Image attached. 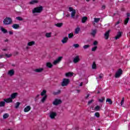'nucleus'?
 I'll list each match as a JSON object with an SVG mask.
<instances>
[{
    "label": "nucleus",
    "instance_id": "obj_25",
    "mask_svg": "<svg viewBox=\"0 0 130 130\" xmlns=\"http://www.w3.org/2000/svg\"><path fill=\"white\" fill-rule=\"evenodd\" d=\"M34 44H35V42L34 41L29 42L27 43L28 46H32L34 45Z\"/></svg>",
    "mask_w": 130,
    "mask_h": 130
},
{
    "label": "nucleus",
    "instance_id": "obj_36",
    "mask_svg": "<svg viewBox=\"0 0 130 130\" xmlns=\"http://www.w3.org/2000/svg\"><path fill=\"white\" fill-rule=\"evenodd\" d=\"M94 110H95V111H99V110H100V106H96L94 108Z\"/></svg>",
    "mask_w": 130,
    "mask_h": 130
},
{
    "label": "nucleus",
    "instance_id": "obj_3",
    "mask_svg": "<svg viewBox=\"0 0 130 130\" xmlns=\"http://www.w3.org/2000/svg\"><path fill=\"white\" fill-rule=\"evenodd\" d=\"M69 12H72L71 13V18L72 19H75V16H76V10L73 9L72 7H69Z\"/></svg>",
    "mask_w": 130,
    "mask_h": 130
},
{
    "label": "nucleus",
    "instance_id": "obj_39",
    "mask_svg": "<svg viewBox=\"0 0 130 130\" xmlns=\"http://www.w3.org/2000/svg\"><path fill=\"white\" fill-rule=\"evenodd\" d=\"M99 21H100V18H94V22L95 23H98Z\"/></svg>",
    "mask_w": 130,
    "mask_h": 130
},
{
    "label": "nucleus",
    "instance_id": "obj_20",
    "mask_svg": "<svg viewBox=\"0 0 130 130\" xmlns=\"http://www.w3.org/2000/svg\"><path fill=\"white\" fill-rule=\"evenodd\" d=\"M38 1L37 0H32L29 2L30 5H35V4H38Z\"/></svg>",
    "mask_w": 130,
    "mask_h": 130
},
{
    "label": "nucleus",
    "instance_id": "obj_9",
    "mask_svg": "<svg viewBox=\"0 0 130 130\" xmlns=\"http://www.w3.org/2000/svg\"><path fill=\"white\" fill-rule=\"evenodd\" d=\"M79 61H80V56H76L73 59V62L74 63H77Z\"/></svg>",
    "mask_w": 130,
    "mask_h": 130
},
{
    "label": "nucleus",
    "instance_id": "obj_48",
    "mask_svg": "<svg viewBox=\"0 0 130 130\" xmlns=\"http://www.w3.org/2000/svg\"><path fill=\"white\" fill-rule=\"evenodd\" d=\"M94 102V100H91L88 101V103H87L88 105H90V104H91V103H92V102Z\"/></svg>",
    "mask_w": 130,
    "mask_h": 130
},
{
    "label": "nucleus",
    "instance_id": "obj_55",
    "mask_svg": "<svg viewBox=\"0 0 130 130\" xmlns=\"http://www.w3.org/2000/svg\"><path fill=\"white\" fill-rule=\"evenodd\" d=\"M70 16H71V15H70V14L68 13V14L66 15V17H67V18H69Z\"/></svg>",
    "mask_w": 130,
    "mask_h": 130
},
{
    "label": "nucleus",
    "instance_id": "obj_33",
    "mask_svg": "<svg viewBox=\"0 0 130 130\" xmlns=\"http://www.w3.org/2000/svg\"><path fill=\"white\" fill-rule=\"evenodd\" d=\"M74 37V34L71 32L68 35V38L71 39Z\"/></svg>",
    "mask_w": 130,
    "mask_h": 130
},
{
    "label": "nucleus",
    "instance_id": "obj_30",
    "mask_svg": "<svg viewBox=\"0 0 130 130\" xmlns=\"http://www.w3.org/2000/svg\"><path fill=\"white\" fill-rule=\"evenodd\" d=\"M46 98H47V95H46L42 98L41 102L44 103V102H45V101L46 100Z\"/></svg>",
    "mask_w": 130,
    "mask_h": 130
},
{
    "label": "nucleus",
    "instance_id": "obj_24",
    "mask_svg": "<svg viewBox=\"0 0 130 130\" xmlns=\"http://www.w3.org/2000/svg\"><path fill=\"white\" fill-rule=\"evenodd\" d=\"M92 69L93 70H96L97 69V65H96V63L93 62L92 65Z\"/></svg>",
    "mask_w": 130,
    "mask_h": 130
},
{
    "label": "nucleus",
    "instance_id": "obj_38",
    "mask_svg": "<svg viewBox=\"0 0 130 130\" xmlns=\"http://www.w3.org/2000/svg\"><path fill=\"white\" fill-rule=\"evenodd\" d=\"M46 37H47V38L51 37V32L46 34Z\"/></svg>",
    "mask_w": 130,
    "mask_h": 130
},
{
    "label": "nucleus",
    "instance_id": "obj_47",
    "mask_svg": "<svg viewBox=\"0 0 130 130\" xmlns=\"http://www.w3.org/2000/svg\"><path fill=\"white\" fill-rule=\"evenodd\" d=\"M17 20H18V21H23V18L20 17H16Z\"/></svg>",
    "mask_w": 130,
    "mask_h": 130
},
{
    "label": "nucleus",
    "instance_id": "obj_57",
    "mask_svg": "<svg viewBox=\"0 0 130 130\" xmlns=\"http://www.w3.org/2000/svg\"><path fill=\"white\" fill-rule=\"evenodd\" d=\"M80 87H82V86H83V82H81L80 85H79Z\"/></svg>",
    "mask_w": 130,
    "mask_h": 130
},
{
    "label": "nucleus",
    "instance_id": "obj_5",
    "mask_svg": "<svg viewBox=\"0 0 130 130\" xmlns=\"http://www.w3.org/2000/svg\"><path fill=\"white\" fill-rule=\"evenodd\" d=\"M122 74V70L121 69H120L118 70L117 72H116L115 75V77L118 79V78H119L120 76H121Z\"/></svg>",
    "mask_w": 130,
    "mask_h": 130
},
{
    "label": "nucleus",
    "instance_id": "obj_21",
    "mask_svg": "<svg viewBox=\"0 0 130 130\" xmlns=\"http://www.w3.org/2000/svg\"><path fill=\"white\" fill-rule=\"evenodd\" d=\"M88 20V17H83L81 19L82 23H86V21Z\"/></svg>",
    "mask_w": 130,
    "mask_h": 130
},
{
    "label": "nucleus",
    "instance_id": "obj_56",
    "mask_svg": "<svg viewBox=\"0 0 130 130\" xmlns=\"http://www.w3.org/2000/svg\"><path fill=\"white\" fill-rule=\"evenodd\" d=\"M119 23H120V22H119V21H118L116 23L115 25H118V24H119Z\"/></svg>",
    "mask_w": 130,
    "mask_h": 130
},
{
    "label": "nucleus",
    "instance_id": "obj_27",
    "mask_svg": "<svg viewBox=\"0 0 130 130\" xmlns=\"http://www.w3.org/2000/svg\"><path fill=\"white\" fill-rule=\"evenodd\" d=\"M62 25H63V23H58L55 24V25L56 26V27H58L59 28H60V27H62Z\"/></svg>",
    "mask_w": 130,
    "mask_h": 130
},
{
    "label": "nucleus",
    "instance_id": "obj_59",
    "mask_svg": "<svg viewBox=\"0 0 130 130\" xmlns=\"http://www.w3.org/2000/svg\"><path fill=\"white\" fill-rule=\"evenodd\" d=\"M77 93H80V92H81V90H77Z\"/></svg>",
    "mask_w": 130,
    "mask_h": 130
},
{
    "label": "nucleus",
    "instance_id": "obj_7",
    "mask_svg": "<svg viewBox=\"0 0 130 130\" xmlns=\"http://www.w3.org/2000/svg\"><path fill=\"white\" fill-rule=\"evenodd\" d=\"M61 100L58 99H55L54 102H53V105H55L56 106L57 105H59V104H61Z\"/></svg>",
    "mask_w": 130,
    "mask_h": 130
},
{
    "label": "nucleus",
    "instance_id": "obj_11",
    "mask_svg": "<svg viewBox=\"0 0 130 130\" xmlns=\"http://www.w3.org/2000/svg\"><path fill=\"white\" fill-rule=\"evenodd\" d=\"M109 33H110V30H108L104 34L105 38L106 40L109 38Z\"/></svg>",
    "mask_w": 130,
    "mask_h": 130
},
{
    "label": "nucleus",
    "instance_id": "obj_60",
    "mask_svg": "<svg viewBox=\"0 0 130 130\" xmlns=\"http://www.w3.org/2000/svg\"><path fill=\"white\" fill-rule=\"evenodd\" d=\"M89 94H87V96H86V99H87L89 97Z\"/></svg>",
    "mask_w": 130,
    "mask_h": 130
},
{
    "label": "nucleus",
    "instance_id": "obj_43",
    "mask_svg": "<svg viewBox=\"0 0 130 130\" xmlns=\"http://www.w3.org/2000/svg\"><path fill=\"white\" fill-rule=\"evenodd\" d=\"M97 50V46H94V47L92 48L91 51H96Z\"/></svg>",
    "mask_w": 130,
    "mask_h": 130
},
{
    "label": "nucleus",
    "instance_id": "obj_1",
    "mask_svg": "<svg viewBox=\"0 0 130 130\" xmlns=\"http://www.w3.org/2000/svg\"><path fill=\"white\" fill-rule=\"evenodd\" d=\"M12 23L13 20H12L11 17H6L3 20V24H4V25H11Z\"/></svg>",
    "mask_w": 130,
    "mask_h": 130
},
{
    "label": "nucleus",
    "instance_id": "obj_26",
    "mask_svg": "<svg viewBox=\"0 0 130 130\" xmlns=\"http://www.w3.org/2000/svg\"><path fill=\"white\" fill-rule=\"evenodd\" d=\"M73 73L68 72L66 74V77H73Z\"/></svg>",
    "mask_w": 130,
    "mask_h": 130
},
{
    "label": "nucleus",
    "instance_id": "obj_45",
    "mask_svg": "<svg viewBox=\"0 0 130 130\" xmlns=\"http://www.w3.org/2000/svg\"><path fill=\"white\" fill-rule=\"evenodd\" d=\"M88 47H90V45H86L83 46L84 49H87Z\"/></svg>",
    "mask_w": 130,
    "mask_h": 130
},
{
    "label": "nucleus",
    "instance_id": "obj_35",
    "mask_svg": "<svg viewBox=\"0 0 130 130\" xmlns=\"http://www.w3.org/2000/svg\"><path fill=\"white\" fill-rule=\"evenodd\" d=\"M9 117V114L6 113L3 115L4 119H6V118H8Z\"/></svg>",
    "mask_w": 130,
    "mask_h": 130
},
{
    "label": "nucleus",
    "instance_id": "obj_32",
    "mask_svg": "<svg viewBox=\"0 0 130 130\" xmlns=\"http://www.w3.org/2000/svg\"><path fill=\"white\" fill-rule=\"evenodd\" d=\"M79 32H80V27H77L75 29V34H79Z\"/></svg>",
    "mask_w": 130,
    "mask_h": 130
},
{
    "label": "nucleus",
    "instance_id": "obj_17",
    "mask_svg": "<svg viewBox=\"0 0 130 130\" xmlns=\"http://www.w3.org/2000/svg\"><path fill=\"white\" fill-rule=\"evenodd\" d=\"M12 28H13V29H19V28H20V25L18 24H14L12 26Z\"/></svg>",
    "mask_w": 130,
    "mask_h": 130
},
{
    "label": "nucleus",
    "instance_id": "obj_14",
    "mask_svg": "<svg viewBox=\"0 0 130 130\" xmlns=\"http://www.w3.org/2000/svg\"><path fill=\"white\" fill-rule=\"evenodd\" d=\"M0 30L3 32L4 34H7L8 33V30L4 28L3 26H1L0 28Z\"/></svg>",
    "mask_w": 130,
    "mask_h": 130
},
{
    "label": "nucleus",
    "instance_id": "obj_29",
    "mask_svg": "<svg viewBox=\"0 0 130 130\" xmlns=\"http://www.w3.org/2000/svg\"><path fill=\"white\" fill-rule=\"evenodd\" d=\"M61 91L60 90H58L56 92H53V95H58V94H60Z\"/></svg>",
    "mask_w": 130,
    "mask_h": 130
},
{
    "label": "nucleus",
    "instance_id": "obj_6",
    "mask_svg": "<svg viewBox=\"0 0 130 130\" xmlns=\"http://www.w3.org/2000/svg\"><path fill=\"white\" fill-rule=\"evenodd\" d=\"M61 59H62V56L58 57L57 59H56V60H55L53 61V64L54 66H55V65L57 64L58 63H59V62H60V61H61Z\"/></svg>",
    "mask_w": 130,
    "mask_h": 130
},
{
    "label": "nucleus",
    "instance_id": "obj_49",
    "mask_svg": "<svg viewBox=\"0 0 130 130\" xmlns=\"http://www.w3.org/2000/svg\"><path fill=\"white\" fill-rule=\"evenodd\" d=\"M5 56H6V57H11V56H12V54H6Z\"/></svg>",
    "mask_w": 130,
    "mask_h": 130
},
{
    "label": "nucleus",
    "instance_id": "obj_13",
    "mask_svg": "<svg viewBox=\"0 0 130 130\" xmlns=\"http://www.w3.org/2000/svg\"><path fill=\"white\" fill-rule=\"evenodd\" d=\"M4 101L5 102H6V103H11V102H13V100L11 98L4 99Z\"/></svg>",
    "mask_w": 130,
    "mask_h": 130
},
{
    "label": "nucleus",
    "instance_id": "obj_62",
    "mask_svg": "<svg viewBox=\"0 0 130 130\" xmlns=\"http://www.w3.org/2000/svg\"><path fill=\"white\" fill-rule=\"evenodd\" d=\"M3 55H0V58H3Z\"/></svg>",
    "mask_w": 130,
    "mask_h": 130
},
{
    "label": "nucleus",
    "instance_id": "obj_54",
    "mask_svg": "<svg viewBox=\"0 0 130 130\" xmlns=\"http://www.w3.org/2000/svg\"><path fill=\"white\" fill-rule=\"evenodd\" d=\"M126 16H127V18H129V17H130V13H126Z\"/></svg>",
    "mask_w": 130,
    "mask_h": 130
},
{
    "label": "nucleus",
    "instance_id": "obj_42",
    "mask_svg": "<svg viewBox=\"0 0 130 130\" xmlns=\"http://www.w3.org/2000/svg\"><path fill=\"white\" fill-rule=\"evenodd\" d=\"M20 103L19 102H17L16 105H15V108H18L20 106Z\"/></svg>",
    "mask_w": 130,
    "mask_h": 130
},
{
    "label": "nucleus",
    "instance_id": "obj_12",
    "mask_svg": "<svg viewBox=\"0 0 130 130\" xmlns=\"http://www.w3.org/2000/svg\"><path fill=\"white\" fill-rule=\"evenodd\" d=\"M69 40V38L65 37L63 38V39L61 40V42L63 43V44H64L65 43H67Z\"/></svg>",
    "mask_w": 130,
    "mask_h": 130
},
{
    "label": "nucleus",
    "instance_id": "obj_10",
    "mask_svg": "<svg viewBox=\"0 0 130 130\" xmlns=\"http://www.w3.org/2000/svg\"><path fill=\"white\" fill-rule=\"evenodd\" d=\"M44 69L43 68H39V69H36L34 70V72H35L36 73H42Z\"/></svg>",
    "mask_w": 130,
    "mask_h": 130
},
{
    "label": "nucleus",
    "instance_id": "obj_23",
    "mask_svg": "<svg viewBox=\"0 0 130 130\" xmlns=\"http://www.w3.org/2000/svg\"><path fill=\"white\" fill-rule=\"evenodd\" d=\"M96 33H97V31L96 30V29H94L92 31L90 34L91 35L93 36V37H94L95 35H96Z\"/></svg>",
    "mask_w": 130,
    "mask_h": 130
},
{
    "label": "nucleus",
    "instance_id": "obj_40",
    "mask_svg": "<svg viewBox=\"0 0 130 130\" xmlns=\"http://www.w3.org/2000/svg\"><path fill=\"white\" fill-rule=\"evenodd\" d=\"M46 94V90H43V91L41 93V96H44V95H45Z\"/></svg>",
    "mask_w": 130,
    "mask_h": 130
},
{
    "label": "nucleus",
    "instance_id": "obj_22",
    "mask_svg": "<svg viewBox=\"0 0 130 130\" xmlns=\"http://www.w3.org/2000/svg\"><path fill=\"white\" fill-rule=\"evenodd\" d=\"M17 96V93H13L11 95V99H15Z\"/></svg>",
    "mask_w": 130,
    "mask_h": 130
},
{
    "label": "nucleus",
    "instance_id": "obj_51",
    "mask_svg": "<svg viewBox=\"0 0 130 130\" xmlns=\"http://www.w3.org/2000/svg\"><path fill=\"white\" fill-rule=\"evenodd\" d=\"M97 44H98V42L97 41H95L93 43V45L96 46L97 45Z\"/></svg>",
    "mask_w": 130,
    "mask_h": 130
},
{
    "label": "nucleus",
    "instance_id": "obj_64",
    "mask_svg": "<svg viewBox=\"0 0 130 130\" xmlns=\"http://www.w3.org/2000/svg\"><path fill=\"white\" fill-rule=\"evenodd\" d=\"M86 1L88 2H90V0H86Z\"/></svg>",
    "mask_w": 130,
    "mask_h": 130
},
{
    "label": "nucleus",
    "instance_id": "obj_52",
    "mask_svg": "<svg viewBox=\"0 0 130 130\" xmlns=\"http://www.w3.org/2000/svg\"><path fill=\"white\" fill-rule=\"evenodd\" d=\"M102 78H103V74H101L99 75V78H100V79H102Z\"/></svg>",
    "mask_w": 130,
    "mask_h": 130
},
{
    "label": "nucleus",
    "instance_id": "obj_31",
    "mask_svg": "<svg viewBox=\"0 0 130 130\" xmlns=\"http://www.w3.org/2000/svg\"><path fill=\"white\" fill-rule=\"evenodd\" d=\"M106 102H108L110 105H111L112 104V101H111V99H107Z\"/></svg>",
    "mask_w": 130,
    "mask_h": 130
},
{
    "label": "nucleus",
    "instance_id": "obj_16",
    "mask_svg": "<svg viewBox=\"0 0 130 130\" xmlns=\"http://www.w3.org/2000/svg\"><path fill=\"white\" fill-rule=\"evenodd\" d=\"M120 37H121V32L119 31L117 33V36L115 37L116 40H117V39H119V38H120Z\"/></svg>",
    "mask_w": 130,
    "mask_h": 130
},
{
    "label": "nucleus",
    "instance_id": "obj_53",
    "mask_svg": "<svg viewBox=\"0 0 130 130\" xmlns=\"http://www.w3.org/2000/svg\"><path fill=\"white\" fill-rule=\"evenodd\" d=\"M9 33L10 35H13L14 34V32L12 31H9Z\"/></svg>",
    "mask_w": 130,
    "mask_h": 130
},
{
    "label": "nucleus",
    "instance_id": "obj_41",
    "mask_svg": "<svg viewBox=\"0 0 130 130\" xmlns=\"http://www.w3.org/2000/svg\"><path fill=\"white\" fill-rule=\"evenodd\" d=\"M73 46L75 48H79V47H80V45L78 44H75L73 45Z\"/></svg>",
    "mask_w": 130,
    "mask_h": 130
},
{
    "label": "nucleus",
    "instance_id": "obj_34",
    "mask_svg": "<svg viewBox=\"0 0 130 130\" xmlns=\"http://www.w3.org/2000/svg\"><path fill=\"white\" fill-rule=\"evenodd\" d=\"M128 21H129V18H126L124 20V24L126 25L128 23Z\"/></svg>",
    "mask_w": 130,
    "mask_h": 130
},
{
    "label": "nucleus",
    "instance_id": "obj_8",
    "mask_svg": "<svg viewBox=\"0 0 130 130\" xmlns=\"http://www.w3.org/2000/svg\"><path fill=\"white\" fill-rule=\"evenodd\" d=\"M57 115V114L54 112H52L50 113V117L51 119H54L55 118V116Z\"/></svg>",
    "mask_w": 130,
    "mask_h": 130
},
{
    "label": "nucleus",
    "instance_id": "obj_2",
    "mask_svg": "<svg viewBox=\"0 0 130 130\" xmlns=\"http://www.w3.org/2000/svg\"><path fill=\"white\" fill-rule=\"evenodd\" d=\"M43 11V7L42 6L38 7L35 8L32 10V14H36V13H40L41 12Z\"/></svg>",
    "mask_w": 130,
    "mask_h": 130
},
{
    "label": "nucleus",
    "instance_id": "obj_28",
    "mask_svg": "<svg viewBox=\"0 0 130 130\" xmlns=\"http://www.w3.org/2000/svg\"><path fill=\"white\" fill-rule=\"evenodd\" d=\"M6 105V102L2 101L0 102V107H4V106Z\"/></svg>",
    "mask_w": 130,
    "mask_h": 130
},
{
    "label": "nucleus",
    "instance_id": "obj_50",
    "mask_svg": "<svg viewBox=\"0 0 130 130\" xmlns=\"http://www.w3.org/2000/svg\"><path fill=\"white\" fill-rule=\"evenodd\" d=\"M105 9H106V6L105 5H103L102 6L101 10H105Z\"/></svg>",
    "mask_w": 130,
    "mask_h": 130
},
{
    "label": "nucleus",
    "instance_id": "obj_19",
    "mask_svg": "<svg viewBox=\"0 0 130 130\" xmlns=\"http://www.w3.org/2000/svg\"><path fill=\"white\" fill-rule=\"evenodd\" d=\"M46 67H47V68H49V69H51V68L53 67V65H52V63H51V62H48L46 63Z\"/></svg>",
    "mask_w": 130,
    "mask_h": 130
},
{
    "label": "nucleus",
    "instance_id": "obj_44",
    "mask_svg": "<svg viewBox=\"0 0 130 130\" xmlns=\"http://www.w3.org/2000/svg\"><path fill=\"white\" fill-rule=\"evenodd\" d=\"M123 103H124V98H122V100L121 101V106L123 105Z\"/></svg>",
    "mask_w": 130,
    "mask_h": 130
},
{
    "label": "nucleus",
    "instance_id": "obj_58",
    "mask_svg": "<svg viewBox=\"0 0 130 130\" xmlns=\"http://www.w3.org/2000/svg\"><path fill=\"white\" fill-rule=\"evenodd\" d=\"M3 50L4 51H7V50H8V49H3Z\"/></svg>",
    "mask_w": 130,
    "mask_h": 130
},
{
    "label": "nucleus",
    "instance_id": "obj_18",
    "mask_svg": "<svg viewBox=\"0 0 130 130\" xmlns=\"http://www.w3.org/2000/svg\"><path fill=\"white\" fill-rule=\"evenodd\" d=\"M8 75H9V76H14V74H15V71H14V70H11L8 72Z\"/></svg>",
    "mask_w": 130,
    "mask_h": 130
},
{
    "label": "nucleus",
    "instance_id": "obj_63",
    "mask_svg": "<svg viewBox=\"0 0 130 130\" xmlns=\"http://www.w3.org/2000/svg\"><path fill=\"white\" fill-rule=\"evenodd\" d=\"M39 96H40V94H38V95H37V97H39Z\"/></svg>",
    "mask_w": 130,
    "mask_h": 130
},
{
    "label": "nucleus",
    "instance_id": "obj_46",
    "mask_svg": "<svg viewBox=\"0 0 130 130\" xmlns=\"http://www.w3.org/2000/svg\"><path fill=\"white\" fill-rule=\"evenodd\" d=\"M105 100V98H102L101 99L99 100V102L102 103V102H103V101H104Z\"/></svg>",
    "mask_w": 130,
    "mask_h": 130
},
{
    "label": "nucleus",
    "instance_id": "obj_61",
    "mask_svg": "<svg viewBox=\"0 0 130 130\" xmlns=\"http://www.w3.org/2000/svg\"><path fill=\"white\" fill-rule=\"evenodd\" d=\"M8 41H9V40H8V39H6V40L5 41V42H8Z\"/></svg>",
    "mask_w": 130,
    "mask_h": 130
},
{
    "label": "nucleus",
    "instance_id": "obj_15",
    "mask_svg": "<svg viewBox=\"0 0 130 130\" xmlns=\"http://www.w3.org/2000/svg\"><path fill=\"white\" fill-rule=\"evenodd\" d=\"M31 110V107L30 106H27L26 108H24V112H28V111H30Z\"/></svg>",
    "mask_w": 130,
    "mask_h": 130
},
{
    "label": "nucleus",
    "instance_id": "obj_37",
    "mask_svg": "<svg viewBox=\"0 0 130 130\" xmlns=\"http://www.w3.org/2000/svg\"><path fill=\"white\" fill-rule=\"evenodd\" d=\"M94 115L98 118H99L100 117V114L99 113V112L95 113Z\"/></svg>",
    "mask_w": 130,
    "mask_h": 130
},
{
    "label": "nucleus",
    "instance_id": "obj_4",
    "mask_svg": "<svg viewBox=\"0 0 130 130\" xmlns=\"http://www.w3.org/2000/svg\"><path fill=\"white\" fill-rule=\"evenodd\" d=\"M70 83V79H68L67 78H63V81L61 83V86L62 87H64L65 86H68L69 84Z\"/></svg>",
    "mask_w": 130,
    "mask_h": 130
}]
</instances>
